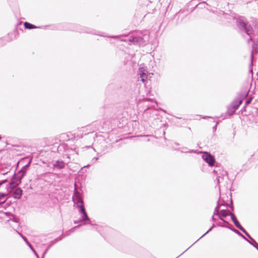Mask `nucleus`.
Returning a JSON list of instances; mask_svg holds the SVG:
<instances>
[{
	"instance_id": "obj_25",
	"label": "nucleus",
	"mask_w": 258,
	"mask_h": 258,
	"mask_svg": "<svg viewBox=\"0 0 258 258\" xmlns=\"http://www.w3.org/2000/svg\"><path fill=\"white\" fill-rule=\"evenodd\" d=\"M17 232L20 235V236L23 238V239L26 242V243H27L29 242L26 237L24 236L22 234H21L19 232H18V231H17Z\"/></svg>"
},
{
	"instance_id": "obj_6",
	"label": "nucleus",
	"mask_w": 258,
	"mask_h": 258,
	"mask_svg": "<svg viewBox=\"0 0 258 258\" xmlns=\"http://www.w3.org/2000/svg\"><path fill=\"white\" fill-rule=\"evenodd\" d=\"M202 158L210 166H213L215 163L214 157L208 152H204L202 155Z\"/></svg>"
},
{
	"instance_id": "obj_31",
	"label": "nucleus",
	"mask_w": 258,
	"mask_h": 258,
	"mask_svg": "<svg viewBox=\"0 0 258 258\" xmlns=\"http://www.w3.org/2000/svg\"><path fill=\"white\" fill-rule=\"evenodd\" d=\"M80 222H82V221H80V219H79V220H75V221H74V223H75V224H78V223H80Z\"/></svg>"
},
{
	"instance_id": "obj_12",
	"label": "nucleus",
	"mask_w": 258,
	"mask_h": 258,
	"mask_svg": "<svg viewBox=\"0 0 258 258\" xmlns=\"http://www.w3.org/2000/svg\"><path fill=\"white\" fill-rule=\"evenodd\" d=\"M229 215L231 216V218L233 222L234 223L235 226L239 229L240 230L243 229V227L240 225L238 221L237 220L236 218L232 213H230Z\"/></svg>"
},
{
	"instance_id": "obj_27",
	"label": "nucleus",
	"mask_w": 258,
	"mask_h": 258,
	"mask_svg": "<svg viewBox=\"0 0 258 258\" xmlns=\"http://www.w3.org/2000/svg\"><path fill=\"white\" fill-rule=\"evenodd\" d=\"M251 100H252V98H249L248 99H247L245 102V105H247L248 104H250L251 102Z\"/></svg>"
},
{
	"instance_id": "obj_32",
	"label": "nucleus",
	"mask_w": 258,
	"mask_h": 258,
	"mask_svg": "<svg viewBox=\"0 0 258 258\" xmlns=\"http://www.w3.org/2000/svg\"><path fill=\"white\" fill-rule=\"evenodd\" d=\"M121 37V36H111L110 37L111 38H119Z\"/></svg>"
},
{
	"instance_id": "obj_19",
	"label": "nucleus",
	"mask_w": 258,
	"mask_h": 258,
	"mask_svg": "<svg viewBox=\"0 0 258 258\" xmlns=\"http://www.w3.org/2000/svg\"><path fill=\"white\" fill-rule=\"evenodd\" d=\"M235 111H236L235 109L233 108V107L232 106H231V105H229L227 107V114L228 115H232L235 113Z\"/></svg>"
},
{
	"instance_id": "obj_14",
	"label": "nucleus",
	"mask_w": 258,
	"mask_h": 258,
	"mask_svg": "<svg viewBox=\"0 0 258 258\" xmlns=\"http://www.w3.org/2000/svg\"><path fill=\"white\" fill-rule=\"evenodd\" d=\"M242 102V100L241 99L237 98L231 103L230 105L233 107V108L236 110Z\"/></svg>"
},
{
	"instance_id": "obj_1",
	"label": "nucleus",
	"mask_w": 258,
	"mask_h": 258,
	"mask_svg": "<svg viewBox=\"0 0 258 258\" xmlns=\"http://www.w3.org/2000/svg\"><path fill=\"white\" fill-rule=\"evenodd\" d=\"M236 24L238 27L241 30L244 31L245 33L249 36V38L248 40V42L249 43L250 41L252 40L251 35L253 33V30L251 25L241 18H239L236 19Z\"/></svg>"
},
{
	"instance_id": "obj_9",
	"label": "nucleus",
	"mask_w": 258,
	"mask_h": 258,
	"mask_svg": "<svg viewBox=\"0 0 258 258\" xmlns=\"http://www.w3.org/2000/svg\"><path fill=\"white\" fill-rule=\"evenodd\" d=\"M217 225L219 226H221V227H226V228H229V229H230L231 231H232L233 232H234V233H235L236 234H237V235L240 236L241 237H242L244 240H245L246 241H247L248 242H250V240H249L247 238H246L243 234H242L238 230H237V229L234 228H232V227H229V226H228L227 225H222L221 223H217Z\"/></svg>"
},
{
	"instance_id": "obj_42",
	"label": "nucleus",
	"mask_w": 258,
	"mask_h": 258,
	"mask_svg": "<svg viewBox=\"0 0 258 258\" xmlns=\"http://www.w3.org/2000/svg\"><path fill=\"white\" fill-rule=\"evenodd\" d=\"M184 253V251H183V252H182V253H181V255H182V254H183Z\"/></svg>"
},
{
	"instance_id": "obj_30",
	"label": "nucleus",
	"mask_w": 258,
	"mask_h": 258,
	"mask_svg": "<svg viewBox=\"0 0 258 258\" xmlns=\"http://www.w3.org/2000/svg\"><path fill=\"white\" fill-rule=\"evenodd\" d=\"M27 244L30 248V249H32L33 246H32V245L29 242L27 243Z\"/></svg>"
},
{
	"instance_id": "obj_41",
	"label": "nucleus",
	"mask_w": 258,
	"mask_h": 258,
	"mask_svg": "<svg viewBox=\"0 0 258 258\" xmlns=\"http://www.w3.org/2000/svg\"><path fill=\"white\" fill-rule=\"evenodd\" d=\"M253 244H255V242H253V241H251Z\"/></svg>"
},
{
	"instance_id": "obj_22",
	"label": "nucleus",
	"mask_w": 258,
	"mask_h": 258,
	"mask_svg": "<svg viewBox=\"0 0 258 258\" xmlns=\"http://www.w3.org/2000/svg\"><path fill=\"white\" fill-rule=\"evenodd\" d=\"M195 151L194 150H187V148H182V150L181 151V152L182 153H191V152H195Z\"/></svg>"
},
{
	"instance_id": "obj_5",
	"label": "nucleus",
	"mask_w": 258,
	"mask_h": 258,
	"mask_svg": "<svg viewBox=\"0 0 258 258\" xmlns=\"http://www.w3.org/2000/svg\"><path fill=\"white\" fill-rule=\"evenodd\" d=\"M20 183V182L17 181V179L14 176H13L11 182H9V184H7V183H6L4 185L5 188L8 192H10L14 188L17 187Z\"/></svg>"
},
{
	"instance_id": "obj_34",
	"label": "nucleus",
	"mask_w": 258,
	"mask_h": 258,
	"mask_svg": "<svg viewBox=\"0 0 258 258\" xmlns=\"http://www.w3.org/2000/svg\"><path fill=\"white\" fill-rule=\"evenodd\" d=\"M31 249L32 250V251H33V252H34L35 251H36L35 250V249H34V248H33V247H32V249Z\"/></svg>"
},
{
	"instance_id": "obj_29",
	"label": "nucleus",
	"mask_w": 258,
	"mask_h": 258,
	"mask_svg": "<svg viewBox=\"0 0 258 258\" xmlns=\"http://www.w3.org/2000/svg\"><path fill=\"white\" fill-rule=\"evenodd\" d=\"M215 215H214L212 216V221L214 222H216V218H215Z\"/></svg>"
},
{
	"instance_id": "obj_13",
	"label": "nucleus",
	"mask_w": 258,
	"mask_h": 258,
	"mask_svg": "<svg viewBox=\"0 0 258 258\" xmlns=\"http://www.w3.org/2000/svg\"><path fill=\"white\" fill-rule=\"evenodd\" d=\"M26 173V171L24 170V169H21L17 174H14L13 176H14L17 179V181H19L20 182H21V179L24 176Z\"/></svg>"
},
{
	"instance_id": "obj_40",
	"label": "nucleus",
	"mask_w": 258,
	"mask_h": 258,
	"mask_svg": "<svg viewBox=\"0 0 258 258\" xmlns=\"http://www.w3.org/2000/svg\"><path fill=\"white\" fill-rule=\"evenodd\" d=\"M216 128V125H215V126L213 127V128H214V129H215Z\"/></svg>"
},
{
	"instance_id": "obj_21",
	"label": "nucleus",
	"mask_w": 258,
	"mask_h": 258,
	"mask_svg": "<svg viewBox=\"0 0 258 258\" xmlns=\"http://www.w3.org/2000/svg\"><path fill=\"white\" fill-rule=\"evenodd\" d=\"M8 192L3 193V192H0V203H4L5 201L3 200V199L7 196Z\"/></svg>"
},
{
	"instance_id": "obj_26",
	"label": "nucleus",
	"mask_w": 258,
	"mask_h": 258,
	"mask_svg": "<svg viewBox=\"0 0 258 258\" xmlns=\"http://www.w3.org/2000/svg\"><path fill=\"white\" fill-rule=\"evenodd\" d=\"M30 162H29L26 165L24 166L21 169H24V170H25L26 172L27 171V168L30 166Z\"/></svg>"
},
{
	"instance_id": "obj_35",
	"label": "nucleus",
	"mask_w": 258,
	"mask_h": 258,
	"mask_svg": "<svg viewBox=\"0 0 258 258\" xmlns=\"http://www.w3.org/2000/svg\"><path fill=\"white\" fill-rule=\"evenodd\" d=\"M31 249L32 250V251H33V252H34L35 251H36L35 250V249H34V248H33V247H32V249Z\"/></svg>"
},
{
	"instance_id": "obj_38",
	"label": "nucleus",
	"mask_w": 258,
	"mask_h": 258,
	"mask_svg": "<svg viewBox=\"0 0 258 258\" xmlns=\"http://www.w3.org/2000/svg\"><path fill=\"white\" fill-rule=\"evenodd\" d=\"M249 72L252 73V69L249 70Z\"/></svg>"
},
{
	"instance_id": "obj_10",
	"label": "nucleus",
	"mask_w": 258,
	"mask_h": 258,
	"mask_svg": "<svg viewBox=\"0 0 258 258\" xmlns=\"http://www.w3.org/2000/svg\"><path fill=\"white\" fill-rule=\"evenodd\" d=\"M52 166L54 169H62L64 168L65 163L62 160H57L52 164Z\"/></svg>"
},
{
	"instance_id": "obj_7",
	"label": "nucleus",
	"mask_w": 258,
	"mask_h": 258,
	"mask_svg": "<svg viewBox=\"0 0 258 258\" xmlns=\"http://www.w3.org/2000/svg\"><path fill=\"white\" fill-rule=\"evenodd\" d=\"M226 204L225 203V202H223L222 203H220V200L217 201V205L215 209L214 212V215H217L219 217V219L222 220L223 222L229 224L228 222L225 220L223 218L221 217V215L219 213V210L220 208L222 206H226Z\"/></svg>"
},
{
	"instance_id": "obj_11",
	"label": "nucleus",
	"mask_w": 258,
	"mask_h": 258,
	"mask_svg": "<svg viewBox=\"0 0 258 258\" xmlns=\"http://www.w3.org/2000/svg\"><path fill=\"white\" fill-rule=\"evenodd\" d=\"M241 231L242 232H243L247 236V237H248L252 241L255 242V244H253L251 242V241H250V242L248 243L252 245L258 250V243L255 241V240L250 236V235L247 232V231L244 228H243V229H241Z\"/></svg>"
},
{
	"instance_id": "obj_16",
	"label": "nucleus",
	"mask_w": 258,
	"mask_h": 258,
	"mask_svg": "<svg viewBox=\"0 0 258 258\" xmlns=\"http://www.w3.org/2000/svg\"><path fill=\"white\" fill-rule=\"evenodd\" d=\"M83 32H85V33H91V34H95V35H98L99 36H105V35L101 34L99 32L96 31L94 30H92L88 28H85L84 29V30Z\"/></svg>"
},
{
	"instance_id": "obj_39",
	"label": "nucleus",
	"mask_w": 258,
	"mask_h": 258,
	"mask_svg": "<svg viewBox=\"0 0 258 258\" xmlns=\"http://www.w3.org/2000/svg\"><path fill=\"white\" fill-rule=\"evenodd\" d=\"M201 238V237H200V238H199V239H198V240H197L195 242H194V244H195V243H196L197 241H198L199 239H200Z\"/></svg>"
},
{
	"instance_id": "obj_18",
	"label": "nucleus",
	"mask_w": 258,
	"mask_h": 258,
	"mask_svg": "<svg viewBox=\"0 0 258 258\" xmlns=\"http://www.w3.org/2000/svg\"><path fill=\"white\" fill-rule=\"evenodd\" d=\"M24 27L26 29H34V28H36L37 27L31 23H29L28 22H25L24 24Z\"/></svg>"
},
{
	"instance_id": "obj_15",
	"label": "nucleus",
	"mask_w": 258,
	"mask_h": 258,
	"mask_svg": "<svg viewBox=\"0 0 258 258\" xmlns=\"http://www.w3.org/2000/svg\"><path fill=\"white\" fill-rule=\"evenodd\" d=\"M22 195V190L20 188H16L13 194V197L15 199H19Z\"/></svg>"
},
{
	"instance_id": "obj_23",
	"label": "nucleus",
	"mask_w": 258,
	"mask_h": 258,
	"mask_svg": "<svg viewBox=\"0 0 258 258\" xmlns=\"http://www.w3.org/2000/svg\"><path fill=\"white\" fill-rule=\"evenodd\" d=\"M7 182H8L7 179L0 181V188L3 187L4 186V185Z\"/></svg>"
},
{
	"instance_id": "obj_44",
	"label": "nucleus",
	"mask_w": 258,
	"mask_h": 258,
	"mask_svg": "<svg viewBox=\"0 0 258 258\" xmlns=\"http://www.w3.org/2000/svg\"><path fill=\"white\" fill-rule=\"evenodd\" d=\"M184 253V251H183V252H182V253H181V255H182V254H183Z\"/></svg>"
},
{
	"instance_id": "obj_4",
	"label": "nucleus",
	"mask_w": 258,
	"mask_h": 258,
	"mask_svg": "<svg viewBox=\"0 0 258 258\" xmlns=\"http://www.w3.org/2000/svg\"><path fill=\"white\" fill-rule=\"evenodd\" d=\"M79 212L80 214H82V215L81 218L80 219V221L84 222L83 224V225H92L90 219L88 217V215L86 212L84 206L82 205L81 206V209H79Z\"/></svg>"
},
{
	"instance_id": "obj_3",
	"label": "nucleus",
	"mask_w": 258,
	"mask_h": 258,
	"mask_svg": "<svg viewBox=\"0 0 258 258\" xmlns=\"http://www.w3.org/2000/svg\"><path fill=\"white\" fill-rule=\"evenodd\" d=\"M145 38L141 36H130L128 41L133 44L138 45L139 46H144L145 44L146 40L145 39H147L148 37L144 36Z\"/></svg>"
},
{
	"instance_id": "obj_46",
	"label": "nucleus",
	"mask_w": 258,
	"mask_h": 258,
	"mask_svg": "<svg viewBox=\"0 0 258 258\" xmlns=\"http://www.w3.org/2000/svg\"><path fill=\"white\" fill-rule=\"evenodd\" d=\"M46 251H47V250H46V251L44 252V253L43 255H44V254H45L46 253Z\"/></svg>"
},
{
	"instance_id": "obj_20",
	"label": "nucleus",
	"mask_w": 258,
	"mask_h": 258,
	"mask_svg": "<svg viewBox=\"0 0 258 258\" xmlns=\"http://www.w3.org/2000/svg\"><path fill=\"white\" fill-rule=\"evenodd\" d=\"M230 213H228L226 212V210L225 209H222L221 211V217H226L227 216L229 215Z\"/></svg>"
},
{
	"instance_id": "obj_36",
	"label": "nucleus",
	"mask_w": 258,
	"mask_h": 258,
	"mask_svg": "<svg viewBox=\"0 0 258 258\" xmlns=\"http://www.w3.org/2000/svg\"><path fill=\"white\" fill-rule=\"evenodd\" d=\"M121 40L123 41H127V40L126 39H121Z\"/></svg>"
},
{
	"instance_id": "obj_37",
	"label": "nucleus",
	"mask_w": 258,
	"mask_h": 258,
	"mask_svg": "<svg viewBox=\"0 0 258 258\" xmlns=\"http://www.w3.org/2000/svg\"><path fill=\"white\" fill-rule=\"evenodd\" d=\"M89 166H90V165H89V164H88V165H86V166H84V167H89Z\"/></svg>"
},
{
	"instance_id": "obj_48",
	"label": "nucleus",
	"mask_w": 258,
	"mask_h": 258,
	"mask_svg": "<svg viewBox=\"0 0 258 258\" xmlns=\"http://www.w3.org/2000/svg\"><path fill=\"white\" fill-rule=\"evenodd\" d=\"M252 57H253V54H252H252H251V57L252 58Z\"/></svg>"
},
{
	"instance_id": "obj_43",
	"label": "nucleus",
	"mask_w": 258,
	"mask_h": 258,
	"mask_svg": "<svg viewBox=\"0 0 258 258\" xmlns=\"http://www.w3.org/2000/svg\"><path fill=\"white\" fill-rule=\"evenodd\" d=\"M184 253V251H183V252H182V253H181V255H182V254H183Z\"/></svg>"
},
{
	"instance_id": "obj_45",
	"label": "nucleus",
	"mask_w": 258,
	"mask_h": 258,
	"mask_svg": "<svg viewBox=\"0 0 258 258\" xmlns=\"http://www.w3.org/2000/svg\"><path fill=\"white\" fill-rule=\"evenodd\" d=\"M184 253V251H183V252H182V253H181V255H182V254H183Z\"/></svg>"
},
{
	"instance_id": "obj_2",
	"label": "nucleus",
	"mask_w": 258,
	"mask_h": 258,
	"mask_svg": "<svg viewBox=\"0 0 258 258\" xmlns=\"http://www.w3.org/2000/svg\"><path fill=\"white\" fill-rule=\"evenodd\" d=\"M213 173L216 176V179L218 184L222 180H224L225 177H227V172L222 168L216 167L213 170Z\"/></svg>"
},
{
	"instance_id": "obj_28",
	"label": "nucleus",
	"mask_w": 258,
	"mask_h": 258,
	"mask_svg": "<svg viewBox=\"0 0 258 258\" xmlns=\"http://www.w3.org/2000/svg\"><path fill=\"white\" fill-rule=\"evenodd\" d=\"M98 159V158L97 157H94L92 160V161L93 163H94Z\"/></svg>"
},
{
	"instance_id": "obj_17",
	"label": "nucleus",
	"mask_w": 258,
	"mask_h": 258,
	"mask_svg": "<svg viewBox=\"0 0 258 258\" xmlns=\"http://www.w3.org/2000/svg\"><path fill=\"white\" fill-rule=\"evenodd\" d=\"M75 204L76 205V207L79 208V209H81V206L82 205L84 206L83 201L80 197H78L77 198H76V199L75 200Z\"/></svg>"
},
{
	"instance_id": "obj_24",
	"label": "nucleus",
	"mask_w": 258,
	"mask_h": 258,
	"mask_svg": "<svg viewBox=\"0 0 258 258\" xmlns=\"http://www.w3.org/2000/svg\"><path fill=\"white\" fill-rule=\"evenodd\" d=\"M215 226V224L214 223L212 225V226L201 237V238H202L203 237H204L205 235H206L208 233H209L211 230H212V229Z\"/></svg>"
},
{
	"instance_id": "obj_8",
	"label": "nucleus",
	"mask_w": 258,
	"mask_h": 258,
	"mask_svg": "<svg viewBox=\"0 0 258 258\" xmlns=\"http://www.w3.org/2000/svg\"><path fill=\"white\" fill-rule=\"evenodd\" d=\"M138 80L144 83L147 79V71L143 68H140L138 71Z\"/></svg>"
},
{
	"instance_id": "obj_47",
	"label": "nucleus",
	"mask_w": 258,
	"mask_h": 258,
	"mask_svg": "<svg viewBox=\"0 0 258 258\" xmlns=\"http://www.w3.org/2000/svg\"><path fill=\"white\" fill-rule=\"evenodd\" d=\"M188 249H189V248H187V249L185 250V251H186Z\"/></svg>"
},
{
	"instance_id": "obj_33",
	"label": "nucleus",
	"mask_w": 258,
	"mask_h": 258,
	"mask_svg": "<svg viewBox=\"0 0 258 258\" xmlns=\"http://www.w3.org/2000/svg\"><path fill=\"white\" fill-rule=\"evenodd\" d=\"M34 253L35 254V255L36 256L37 258H39V256H38V254H37V253L36 252V251H35L34 252Z\"/></svg>"
}]
</instances>
